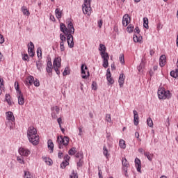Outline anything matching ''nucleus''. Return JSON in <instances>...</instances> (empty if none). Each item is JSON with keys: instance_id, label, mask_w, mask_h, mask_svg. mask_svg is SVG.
I'll return each mask as SVG.
<instances>
[{"instance_id": "obj_1", "label": "nucleus", "mask_w": 178, "mask_h": 178, "mask_svg": "<svg viewBox=\"0 0 178 178\" xmlns=\"http://www.w3.org/2000/svg\"><path fill=\"white\" fill-rule=\"evenodd\" d=\"M27 137L29 143L33 145H38L40 143V136L37 134V129L33 126L28 128L26 131Z\"/></svg>"}, {"instance_id": "obj_2", "label": "nucleus", "mask_w": 178, "mask_h": 178, "mask_svg": "<svg viewBox=\"0 0 178 178\" xmlns=\"http://www.w3.org/2000/svg\"><path fill=\"white\" fill-rule=\"evenodd\" d=\"M69 137L67 136H58L57 137V143L58 144V147L60 149H62L63 147H67V145H69Z\"/></svg>"}, {"instance_id": "obj_3", "label": "nucleus", "mask_w": 178, "mask_h": 178, "mask_svg": "<svg viewBox=\"0 0 178 178\" xmlns=\"http://www.w3.org/2000/svg\"><path fill=\"white\" fill-rule=\"evenodd\" d=\"M92 0H83V4L82 6V10L84 15L90 16L91 15V1Z\"/></svg>"}, {"instance_id": "obj_4", "label": "nucleus", "mask_w": 178, "mask_h": 178, "mask_svg": "<svg viewBox=\"0 0 178 178\" xmlns=\"http://www.w3.org/2000/svg\"><path fill=\"white\" fill-rule=\"evenodd\" d=\"M158 95L159 99H166L170 98V91L165 90L164 88H161L158 90Z\"/></svg>"}, {"instance_id": "obj_5", "label": "nucleus", "mask_w": 178, "mask_h": 178, "mask_svg": "<svg viewBox=\"0 0 178 178\" xmlns=\"http://www.w3.org/2000/svg\"><path fill=\"white\" fill-rule=\"evenodd\" d=\"M62 62V58L60 57H57L54 59L53 63L54 69L56 73L59 76L60 74V71H59V68L60 67Z\"/></svg>"}, {"instance_id": "obj_6", "label": "nucleus", "mask_w": 178, "mask_h": 178, "mask_svg": "<svg viewBox=\"0 0 178 178\" xmlns=\"http://www.w3.org/2000/svg\"><path fill=\"white\" fill-rule=\"evenodd\" d=\"M100 55L103 59L102 66L106 69L109 66V63L108 62L109 60V54L108 53H100Z\"/></svg>"}, {"instance_id": "obj_7", "label": "nucleus", "mask_w": 178, "mask_h": 178, "mask_svg": "<svg viewBox=\"0 0 178 178\" xmlns=\"http://www.w3.org/2000/svg\"><path fill=\"white\" fill-rule=\"evenodd\" d=\"M81 69L82 79H87V77L90 76V71H88V67L86 65L82 64Z\"/></svg>"}, {"instance_id": "obj_8", "label": "nucleus", "mask_w": 178, "mask_h": 178, "mask_svg": "<svg viewBox=\"0 0 178 178\" xmlns=\"http://www.w3.org/2000/svg\"><path fill=\"white\" fill-rule=\"evenodd\" d=\"M19 153L21 155V156H29V155L31 154V152H30V149L26 147H20L19 149Z\"/></svg>"}, {"instance_id": "obj_9", "label": "nucleus", "mask_w": 178, "mask_h": 178, "mask_svg": "<svg viewBox=\"0 0 178 178\" xmlns=\"http://www.w3.org/2000/svg\"><path fill=\"white\" fill-rule=\"evenodd\" d=\"M68 34H74V26L70 19L67 20Z\"/></svg>"}, {"instance_id": "obj_10", "label": "nucleus", "mask_w": 178, "mask_h": 178, "mask_svg": "<svg viewBox=\"0 0 178 178\" xmlns=\"http://www.w3.org/2000/svg\"><path fill=\"white\" fill-rule=\"evenodd\" d=\"M28 52H29V56H31V58H33L34 56V44L33 43V42H30L29 46H28Z\"/></svg>"}, {"instance_id": "obj_11", "label": "nucleus", "mask_w": 178, "mask_h": 178, "mask_svg": "<svg viewBox=\"0 0 178 178\" xmlns=\"http://www.w3.org/2000/svg\"><path fill=\"white\" fill-rule=\"evenodd\" d=\"M71 34L67 35V42L70 47V48H73L74 47V42L73 41V35Z\"/></svg>"}, {"instance_id": "obj_12", "label": "nucleus", "mask_w": 178, "mask_h": 178, "mask_svg": "<svg viewBox=\"0 0 178 178\" xmlns=\"http://www.w3.org/2000/svg\"><path fill=\"white\" fill-rule=\"evenodd\" d=\"M131 19L130 17H129V15H124L122 18V26L124 27H127L129 26V23H130Z\"/></svg>"}, {"instance_id": "obj_13", "label": "nucleus", "mask_w": 178, "mask_h": 178, "mask_svg": "<svg viewBox=\"0 0 178 178\" xmlns=\"http://www.w3.org/2000/svg\"><path fill=\"white\" fill-rule=\"evenodd\" d=\"M122 169L127 173V169H129L130 164L129 163V161H127V159L126 158H122Z\"/></svg>"}, {"instance_id": "obj_14", "label": "nucleus", "mask_w": 178, "mask_h": 178, "mask_svg": "<svg viewBox=\"0 0 178 178\" xmlns=\"http://www.w3.org/2000/svg\"><path fill=\"white\" fill-rule=\"evenodd\" d=\"M33 81H34V76H29L26 79L24 83L26 86H27L28 87H30V86H33Z\"/></svg>"}, {"instance_id": "obj_15", "label": "nucleus", "mask_w": 178, "mask_h": 178, "mask_svg": "<svg viewBox=\"0 0 178 178\" xmlns=\"http://www.w3.org/2000/svg\"><path fill=\"white\" fill-rule=\"evenodd\" d=\"M139 117H138V113L137 112V111L134 110V123L135 124V126H138V121Z\"/></svg>"}, {"instance_id": "obj_16", "label": "nucleus", "mask_w": 178, "mask_h": 178, "mask_svg": "<svg viewBox=\"0 0 178 178\" xmlns=\"http://www.w3.org/2000/svg\"><path fill=\"white\" fill-rule=\"evenodd\" d=\"M159 65L161 67H163L166 65V56L162 55L159 58Z\"/></svg>"}, {"instance_id": "obj_17", "label": "nucleus", "mask_w": 178, "mask_h": 178, "mask_svg": "<svg viewBox=\"0 0 178 178\" xmlns=\"http://www.w3.org/2000/svg\"><path fill=\"white\" fill-rule=\"evenodd\" d=\"M7 120H10L11 122H15V116L12 111H8L6 113Z\"/></svg>"}, {"instance_id": "obj_18", "label": "nucleus", "mask_w": 178, "mask_h": 178, "mask_svg": "<svg viewBox=\"0 0 178 178\" xmlns=\"http://www.w3.org/2000/svg\"><path fill=\"white\" fill-rule=\"evenodd\" d=\"M135 165L138 172H141V161L138 158L135 159Z\"/></svg>"}, {"instance_id": "obj_19", "label": "nucleus", "mask_w": 178, "mask_h": 178, "mask_svg": "<svg viewBox=\"0 0 178 178\" xmlns=\"http://www.w3.org/2000/svg\"><path fill=\"white\" fill-rule=\"evenodd\" d=\"M52 111H54L52 113H51V116H52V118H54V119H56V118H58L57 116H56V115H55V112H56V113H57V115H59V111H60V109H59V107H58V106H54L53 108H52Z\"/></svg>"}, {"instance_id": "obj_20", "label": "nucleus", "mask_w": 178, "mask_h": 178, "mask_svg": "<svg viewBox=\"0 0 178 178\" xmlns=\"http://www.w3.org/2000/svg\"><path fill=\"white\" fill-rule=\"evenodd\" d=\"M64 159L65 160V163L63 162L60 164V167L62 168V169L66 168V165H67V163H69V162H67V161H70V156H69V155L66 154L64 157Z\"/></svg>"}, {"instance_id": "obj_21", "label": "nucleus", "mask_w": 178, "mask_h": 178, "mask_svg": "<svg viewBox=\"0 0 178 178\" xmlns=\"http://www.w3.org/2000/svg\"><path fill=\"white\" fill-rule=\"evenodd\" d=\"M60 31H62L63 33H64V34H65V35H67L69 34L68 29L67 28H66V25H65V24H60Z\"/></svg>"}, {"instance_id": "obj_22", "label": "nucleus", "mask_w": 178, "mask_h": 178, "mask_svg": "<svg viewBox=\"0 0 178 178\" xmlns=\"http://www.w3.org/2000/svg\"><path fill=\"white\" fill-rule=\"evenodd\" d=\"M54 69V65H52L51 61H48L47 64L46 70L47 73H52V70Z\"/></svg>"}, {"instance_id": "obj_23", "label": "nucleus", "mask_w": 178, "mask_h": 178, "mask_svg": "<svg viewBox=\"0 0 178 178\" xmlns=\"http://www.w3.org/2000/svg\"><path fill=\"white\" fill-rule=\"evenodd\" d=\"M6 101L8 104L9 106H12L13 105V102L12 101V97H10V95L6 94L5 95Z\"/></svg>"}, {"instance_id": "obj_24", "label": "nucleus", "mask_w": 178, "mask_h": 178, "mask_svg": "<svg viewBox=\"0 0 178 178\" xmlns=\"http://www.w3.org/2000/svg\"><path fill=\"white\" fill-rule=\"evenodd\" d=\"M19 95L17 97L18 98V104L19 105H24V97L23 96V94L18 93Z\"/></svg>"}, {"instance_id": "obj_25", "label": "nucleus", "mask_w": 178, "mask_h": 178, "mask_svg": "<svg viewBox=\"0 0 178 178\" xmlns=\"http://www.w3.org/2000/svg\"><path fill=\"white\" fill-rule=\"evenodd\" d=\"M119 86L120 87H123V85L124 84V74H121L119 76L118 79Z\"/></svg>"}, {"instance_id": "obj_26", "label": "nucleus", "mask_w": 178, "mask_h": 178, "mask_svg": "<svg viewBox=\"0 0 178 178\" xmlns=\"http://www.w3.org/2000/svg\"><path fill=\"white\" fill-rule=\"evenodd\" d=\"M42 159L49 166H51V165H52V159H51L50 158L43 156Z\"/></svg>"}, {"instance_id": "obj_27", "label": "nucleus", "mask_w": 178, "mask_h": 178, "mask_svg": "<svg viewBox=\"0 0 178 178\" xmlns=\"http://www.w3.org/2000/svg\"><path fill=\"white\" fill-rule=\"evenodd\" d=\"M21 10L23 13V15H24L25 16H30V11L27 9L26 6L22 7Z\"/></svg>"}, {"instance_id": "obj_28", "label": "nucleus", "mask_w": 178, "mask_h": 178, "mask_svg": "<svg viewBox=\"0 0 178 178\" xmlns=\"http://www.w3.org/2000/svg\"><path fill=\"white\" fill-rule=\"evenodd\" d=\"M99 51H100V54H106V47L105 45L100 44L99 47Z\"/></svg>"}, {"instance_id": "obj_29", "label": "nucleus", "mask_w": 178, "mask_h": 178, "mask_svg": "<svg viewBox=\"0 0 178 178\" xmlns=\"http://www.w3.org/2000/svg\"><path fill=\"white\" fill-rule=\"evenodd\" d=\"M47 145H48L49 149H50L51 151V152H54V142H52V140H49L47 141Z\"/></svg>"}, {"instance_id": "obj_30", "label": "nucleus", "mask_w": 178, "mask_h": 178, "mask_svg": "<svg viewBox=\"0 0 178 178\" xmlns=\"http://www.w3.org/2000/svg\"><path fill=\"white\" fill-rule=\"evenodd\" d=\"M143 38L137 35H134V42H140V44L143 42Z\"/></svg>"}, {"instance_id": "obj_31", "label": "nucleus", "mask_w": 178, "mask_h": 178, "mask_svg": "<svg viewBox=\"0 0 178 178\" xmlns=\"http://www.w3.org/2000/svg\"><path fill=\"white\" fill-rule=\"evenodd\" d=\"M55 13L57 19H60L62 17V10H60V9L56 8Z\"/></svg>"}, {"instance_id": "obj_32", "label": "nucleus", "mask_w": 178, "mask_h": 178, "mask_svg": "<svg viewBox=\"0 0 178 178\" xmlns=\"http://www.w3.org/2000/svg\"><path fill=\"white\" fill-rule=\"evenodd\" d=\"M119 145H120V148H122V149H126V142L124 141V140H123V139L120 140Z\"/></svg>"}, {"instance_id": "obj_33", "label": "nucleus", "mask_w": 178, "mask_h": 178, "mask_svg": "<svg viewBox=\"0 0 178 178\" xmlns=\"http://www.w3.org/2000/svg\"><path fill=\"white\" fill-rule=\"evenodd\" d=\"M4 87L3 79L0 76V95L2 94V90H3Z\"/></svg>"}, {"instance_id": "obj_34", "label": "nucleus", "mask_w": 178, "mask_h": 178, "mask_svg": "<svg viewBox=\"0 0 178 178\" xmlns=\"http://www.w3.org/2000/svg\"><path fill=\"white\" fill-rule=\"evenodd\" d=\"M144 155L147 158V159H149V161H152V156H154V154L148 152H144Z\"/></svg>"}, {"instance_id": "obj_35", "label": "nucleus", "mask_w": 178, "mask_h": 178, "mask_svg": "<svg viewBox=\"0 0 178 178\" xmlns=\"http://www.w3.org/2000/svg\"><path fill=\"white\" fill-rule=\"evenodd\" d=\"M17 161L19 162V163H21V165H24V158H23V156H17Z\"/></svg>"}, {"instance_id": "obj_36", "label": "nucleus", "mask_w": 178, "mask_h": 178, "mask_svg": "<svg viewBox=\"0 0 178 178\" xmlns=\"http://www.w3.org/2000/svg\"><path fill=\"white\" fill-rule=\"evenodd\" d=\"M24 178H34V177L29 171H24Z\"/></svg>"}, {"instance_id": "obj_37", "label": "nucleus", "mask_w": 178, "mask_h": 178, "mask_svg": "<svg viewBox=\"0 0 178 178\" xmlns=\"http://www.w3.org/2000/svg\"><path fill=\"white\" fill-rule=\"evenodd\" d=\"M147 123L149 127H154V122H152V119H151V118H147Z\"/></svg>"}, {"instance_id": "obj_38", "label": "nucleus", "mask_w": 178, "mask_h": 178, "mask_svg": "<svg viewBox=\"0 0 178 178\" xmlns=\"http://www.w3.org/2000/svg\"><path fill=\"white\" fill-rule=\"evenodd\" d=\"M106 79L109 84H113V83H115V81L112 79V75H107Z\"/></svg>"}, {"instance_id": "obj_39", "label": "nucleus", "mask_w": 178, "mask_h": 178, "mask_svg": "<svg viewBox=\"0 0 178 178\" xmlns=\"http://www.w3.org/2000/svg\"><path fill=\"white\" fill-rule=\"evenodd\" d=\"M15 88L17 94L22 93V91H20V88L19 87V82H15Z\"/></svg>"}, {"instance_id": "obj_40", "label": "nucleus", "mask_w": 178, "mask_h": 178, "mask_svg": "<svg viewBox=\"0 0 178 178\" xmlns=\"http://www.w3.org/2000/svg\"><path fill=\"white\" fill-rule=\"evenodd\" d=\"M103 154L104 156H106V158H108V156H109V154L108 153V148H106V146H104L103 147Z\"/></svg>"}, {"instance_id": "obj_41", "label": "nucleus", "mask_w": 178, "mask_h": 178, "mask_svg": "<svg viewBox=\"0 0 178 178\" xmlns=\"http://www.w3.org/2000/svg\"><path fill=\"white\" fill-rule=\"evenodd\" d=\"M106 122H108V123H112V118L111 117V114H106Z\"/></svg>"}, {"instance_id": "obj_42", "label": "nucleus", "mask_w": 178, "mask_h": 178, "mask_svg": "<svg viewBox=\"0 0 178 178\" xmlns=\"http://www.w3.org/2000/svg\"><path fill=\"white\" fill-rule=\"evenodd\" d=\"M60 42H66V36L63 34H60Z\"/></svg>"}, {"instance_id": "obj_43", "label": "nucleus", "mask_w": 178, "mask_h": 178, "mask_svg": "<svg viewBox=\"0 0 178 178\" xmlns=\"http://www.w3.org/2000/svg\"><path fill=\"white\" fill-rule=\"evenodd\" d=\"M143 26L145 29H148V18L145 17L143 19Z\"/></svg>"}, {"instance_id": "obj_44", "label": "nucleus", "mask_w": 178, "mask_h": 178, "mask_svg": "<svg viewBox=\"0 0 178 178\" xmlns=\"http://www.w3.org/2000/svg\"><path fill=\"white\" fill-rule=\"evenodd\" d=\"M37 55L38 58H41L42 56V51L41 50V47L38 48Z\"/></svg>"}, {"instance_id": "obj_45", "label": "nucleus", "mask_w": 178, "mask_h": 178, "mask_svg": "<svg viewBox=\"0 0 178 178\" xmlns=\"http://www.w3.org/2000/svg\"><path fill=\"white\" fill-rule=\"evenodd\" d=\"M128 33H133V30H134V26L131 24L129 25L127 28Z\"/></svg>"}, {"instance_id": "obj_46", "label": "nucleus", "mask_w": 178, "mask_h": 178, "mask_svg": "<svg viewBox=\"0 0 178 178\" xmlns=\"http://www.w3.org/2000/svg\"><path fill=\"white\" fill-rule=\"evenodd\" d=\"M69 155H74V154H76V148L72 147V149H70L68 152Z\"/></svg>"}, {"instance_id": "obj_47", "label": "nucleus", "mask_w": 178, "mask_h": 178, "mask_svg": "<svg viewBox=\"0 0 178 178\" xmlns=\"http://www.w3.org/2000/svg\"><path fill=\"white\" fill-rule=\"evenodd\" d=\"M36 66H37V69H38V70H41V69H42V63H41L40 61H38L36 63Z\"/></svg>"}, {"instance_id": "obj_48", "label": "nucleus", "mask_w": 178, "mask_h": 178, "mask_svg": "<svg viewBox=\"0 0 178 178\" xmlns=\"http://www.w3.org/2000/svg\"><path fill=\"white\" fill-rule=\"evenodd\" d=\"M66 42H60V51H65V43Z\"/></svg>"}, {"instance_id": "obj_49", "label": "nucleus", "mask_w": 178, "mask_h": 178, "mask_svg": "<svg viewBox=\"0 0 178 178\" xmlns=\"http://www.w3.org/2000/svg\"><path fill=\"white\" fill-rule=\"evenodd\" d=\"M33 84H34L35 87H40V81H38V79L34 80V79H33Z\"/></svg>"}, {"instance_id": "obj_50", "label": "nucleus", "mask_w": 178, "mask_h": 178, "mask_svg": "<svg viewBox=\"0 0 178 178\" xmlns=\"http://www.w3.org/2000/svg\"><path fill=\"white\" fill-rule=\"evenodd\" d=\"M143 66H144V58L142 59L140 65L138 67V72H141V70H143Z\"/></svg>"}, {"instance_id": "obj_51", "label": "nucleus", "mask_w": 178, "mask_h": 178, "mask_svg": "<svg viewBox=\"0 0 178 178\" xmlns=\"http://www.w3.org/2000/svg\"><path fill=\"white\" fill-rule=\"evenodd\" d=\"M119 59H120V63L123 65L124 63V55L120 54Z\"/></svg>"}, {"instance_id": "obj_52", "label": "nucleus", "mask_w": 178, "mask_h": 178, "mask_svg": "<svg viewBox=\"0 0 178 178\" xmlns=\"http://www.w3.org/2000/svg\"><path fill=\"white\" fill-rule=\"evenodd\" d=\"M170 76L174 77V79H177V77H178V76L177 75L175 70H172V71L170 72Z\"/></svg>"}, {"instance_id": "obj_53", "label": "nucleus", "mask_w": 178, "mask_h": 178, "mask_svg": "<svg viewBox=\"0 0 178 178\" xmlns=\"http://www.w3.org/2000/svg\"><path fill=\"white\" fill-rule=\"evenodd\" d=\"M69 74V67H65L64 72H63V76H67Z\"/></svg>"}, {"instance_id": "obj_54", "label": "nucleus", "mask_w": 178, "mask_h": 178, "mask_svg": "<svg viewBox=\"0 0 178 178\" xmlns=\"http://www.w3.org/2000/svg\"><path fill=\"white\" fill-rule=\"evenodd\" d=\"M70 177V178H79V176L77 175V173H75L74 171H73Z\"/></svg>"}, {"instance_id": "obj_55", "label": "nucleus", "mask_w": 178, "mask_h": 178, "mask_svg": "<svg viewBox=\"0 0 178 178\" xmlns=\"http://www.w3.org/2000/svg\"><path fill=\"white\" fill-rule=\"evenodd\" d=\"M5 42V38L3 35L0 34V44H3Z\"/></svg>"}, {"instance_id": "obj_56", "label": "nucleus", "mask_w": 178, "mask_h": 178, "mask_svg": "<svg viewBox=\"0 0 178 178\" xmlns=\"http://www.w3.org/2000/svg\"><path fill=\"white\" fill-rule=\"evenodd\" d=\"M77 166H83V159H80L79 162H77Z\"/></svg>"}, {"instance_id": "obj_57", "label": "nucleus", "mask_w": 178, "mask_h": 178, "mask_svg": "<svg viewBox=\"0 0 178 178\" xmlns=\"http://www.w3.org/2000/svg\"><path fill=\"white\" fill-rule=\"evenodd\" d=\"M57 122L60 127V129L62 128V126L60 124H62V118H59L57 119Z\"/></svg>"}, {"instance_id": "obj_58", "label": "nucleus", "mask_w": 178, "mask_h": 178, "mask_svg": "<svg viewBox=\"0 0 178 178\" xmlns=\"http://www.w3.org/2000/svg\"><path fill=\"white\" fill-rule=\"evenodd\" d=\"M23 60H29V55L28 54H24V56L22 57Z\"/></svg>"}, {"instance_id": "obj_59", "label": "nucleus", "mask_w": 178, "mask_h": 178, "mask_svg": "<svg viewBox=\"0 0 178 178\" xmlns=\"http://www.w3.org/2000/svg\"><path fill=\"white\" fill-rule=\"evenodd\" d=\"M92 90H97V83L93 82L92 84Z\"/></svg>"}, {"instance_id": "obj_60", "label": "nucleus", "mask_w": 178, "mask_h": 178, "mask_svg": "<svg viewBox=\"0 0 178 178\" xmlns=\"http://www.w3.org/2000/svg\"><path fill=\"white\" fill-rule=\"evenodd\" d=\"M102 24H103L102 19H100L99 21H98V27L99 29H101V27H102Z\"/></svg>"}, {"instance_id": "obj_61", "label": "nucleus", "mask_w": 178, "mask_h": 178, "mask_svg": "<svg viewBox=\"0 0 178 178\" xmlns=\"http://www.w3.org/2000/svg\"><path fill=\"white\" fill-rule=\"evenodd\" d=\"M135 137H136L139 141H141V139H140V134L138 132L135 133Z\"/></svg>"}, {"instance_id": "obj_62", "label": "nucleus", "mask_w": 178, "mask_h": 178, "mask_svg": "<svg viewBox=\"0 0 178 178\" xmlns=\"http://www.w3.org/2000/svg\"><path fill=\"white\" fill-rule=\"evenodd\" d=\"M134 33H137V34H140V29L138 26H136L134 29Z\"/></svg>"}, {"instance_id": "obj_63", "label": "nucleus", "mask_w": 178, "mask_h": 178, "mask_svg": "<svg viewBox=\"0 0 178 178\" xmlns=\"http://www.w3.org/2000/svg\"><path fill=\"white\" fill-rule=\"evenodd\" d=\"M76 158H82L83 154L81 153H78L75 155Z\"/></svg>"}, {"instance_id": "obj_64", "label": "nucleus", "mask_w": 178, "mask_h": 178, "mask_svg": "<svg viewBox=\"0 0 178 178\" xmlns=\"http://www.w3.org/2000/svg\"><path fill=\"white\" fill-rule=\"evenodd\" d=\"M62 155H63V153H62V152H58V157L60 159H62Z\"/></svg>"}]
</instances>
